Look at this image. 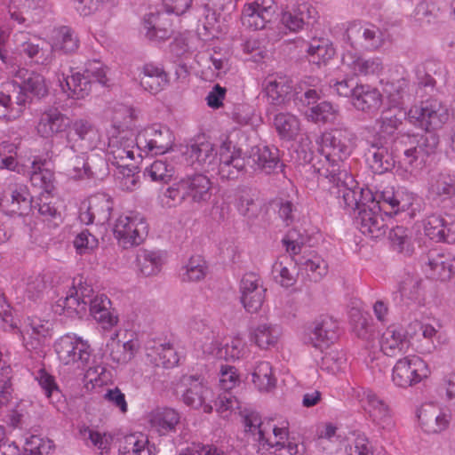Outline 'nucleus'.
Listing matches in <instances>:
<instances>
[{
	"label": "nucleus",
	"instance_id": "obj_1",
	"mask_svg": "<svg viewBox=\"0 0 455 455\" xmlns=\"http://www.w3.org/2000/svg\"><path fill=\"white\" fill-rule=\"evenodd\" d=\"M242 417L245 432L251 433L262 448L272 449L274 455L303 454V446L290 437L288 422L277 426L273 419L262 420L256 411H243Z\"/></svg>",
	"mask_w": 455,
	"mask_h": 455
},
{
	"label": "nucleus",
	"instance_id": "obj_2",
	"mask_svg": "<svg viewBox=\"0 0 455 455\" xmlns=\"http://www.w3.org/2000/svg\"><path fill=\"white\" fill-rule=\"evenodd\" d=\"M438 137L433 132L403 134L395 141L397 169L409 174L422 171L430 156L435 154Z\"/></svg>",
	"mask_w": 455,
	"mask_h": 455
},
{
	"label": "nucleus",
	"instance_id": "obj_3",
	"mask_svg": "<svg viewBox=\"0 0 455 455\" xmlns=\"http://www.w3.org/2000/svg\"><path fill=\"white\" fill-rule=\"evenodd\" d=\"M438 137L433 132L403 134L395 141L397 169L409 174L422 171L430 156L435 154Z\"/></svg>",
	"mask_w": 455,
	"mask_h": 455
},
{
	"label": "nucleus",
	"instance_id": "obj_4",
	"mask_svg": "<svg viewBox=\"0 0 455 455\" xmlns=\"http://www.w3.org/2000/svg\"><path fill=\"white\" fill-rule=\"evenodd\" d=\"M353 134L347 129H334L322 134L319 142V152L323 157L317 172L323 177H347L344 161L352 152Z\"/></svg>",
	"mask_w": 455,
	"mask_h": 455
},
{
	"label": "nucleus",
	"instance_id": "obj_5",
	"mask_svg": "<svg viewBox=\"0 0 455 455\" xmlns=\"http://www.w3.org/2000/svg\"><path fill=\"white\" fill-rule=\"evenodd\" d=\"M67 148L79 155L71 158L67 169L68 175L75 180H86L84 174L87 165L84 155L95 148L100 142V132L93 123L88 118H77L71 124V132L66 134Z\"/></svg>",
	"mask_w": 455,
	"mask_h": 455
},
{
	"label": "nucleus",
	"instance_id": "obj_6",
	"mask_svg": "<svg viewBox=\"0 0 455 455\" xmlns=\"http://www.w3.org/2000/svg\"><path fill=\"white\" fill-rule=\"evenodd\" d=\"M332 186L330 191L339 199V204L347 211L358 212L376 196L368 188H363L357 186L354 178L347 172V177L336 178L325 177Z\"/></svg>",
	"mask_w": 455,
	"mask_h": 455
},
{
	"label": "nucleus",
	"instance_id": "obj_7",
	"mask_svg": "<svg viewBox=\"0 0 455 455\" xmlns=\"http://www.w3.org/2000/svg\"><path fill=\"white\" fill-rule=\"evenodd\" d=\"M449 118L447 108L437 100H427L412 106L407 112V119L412 125L427 132L441 128Z\"/></svg>",
	"mask_w": 455,
	"mask_h": 455
},
{
	"label": "nucleus",
	"instance_id": "obj_8",
	"mask_svg": "<svg viewBox=\"0 0 455 455\" xmlns=\"http://www.w3.org/2000/svg\"><path fill=\"white\" fill-rule=\"evenodd\" d=\"M113 234L124 248L137 246L148 235V224L138 212L121 214L115 221Z\"/></svg>",
	"mask_w": 455,
	"mask_h": 455
},
{
	"label": "nucleus",
	"instance_id": "obj_9",
	"mask_svg": "<svg viewBox=\"0 0 455 455\" xmlns=\"http://www.w3.org/2000/svg\"><path fill=\"white\" fill-rule=\"evenodd\" d=\"M430 373L427 363L418 355L400 358L393 367L392 380L402 388L413 387L427 379Z\"/></svg>",
	"mask_w": 455,
	"mask_h": 455
},
{
	"label": "nucleus",
	"instance_id": "obj_10",
	"mask_svg": "<svg viewBox=\"0 0 455 455\" xmlns=\"http://www.w3.org/2000/svg\"><path fill=\"white\" fill-rule=\"evenodd\" d=\"M174 140V135L168 127L153 124L140 131L135 142L140 152L162 155L172 148Z\"/></svg>",
	"mask_w": 455,
	"mask_h": 455
},
{
	"label": "nucleus",
	"instance_id": "obj_11",
	"mask_svg": "<svg viewBox=\"0 0 455 455\" xmlns=\"http://www.w3.org/2000/svg\"><path fill=\"white\" fill-rule=\"evenodd\" d=\"M59 360L65 365L84 369L90 361L92 348L89 343L76 336L65 335L55 343Z\"/></svg>",
	"mask_w": 455,
	"mask_h": 455
},
{
	"label": "nucleus",
	"instance_id": "obj_12",
	"mask_svg": "<svg viewBox=\"0 0 455 455\" xmlns=\"http://www.w3.org/2000/svg\"><path fill=\"white\" fill-rule=\"evenodd\" d=\"M246 158L240 148L225 140L220 148L218 174L222 180H235L246 172Z\"/></svg>",
	"mask_w": 455,
	"mask_h": 455
},
{
	"label": "nucleus",
	"instance_id": "obj_13",
	"mask_svg": "<svg viewBox=\"0 0 455 455\" xmlns=\"http://www.w3.org/2000/svg\"><path fill=\"white\" fill-rule=\"evenodd\" d=\"M184 387L181 394L182 402L188 407L211 413L214 402L213 392L203 381L195 376H183L180 380Z\"/></svg>",
	"mask_w": 455,
	"mask_h": 455
},
{
	"label": "nucleus",
	"instance_id": "obj_14",
	"mask_svg": "<svg viewBox=\"0 0 455 455\" xmlns=\"http://www.w3.org/2000/svg\"><path fill=\"white\" fill-rule=\"evenodd\" d=\"M339 339V323L324 315L316 318L305 331L303 341L319 349L329 347Z\"/></svg>",
	"mask_w": 455,
	"mask_h": 455
},
{
	"label": "nucleus",
	"instance_id": "obj_15",
	"mask_svg": "<svg viewBox=\"0 0 455 455\" xmlns=\"http://www.w3.org/2000/svg\"><path fill=\"white\" fill-rule=\"evenodd\" d=\"M240 382L237 369L231 365H222L220 371V388L223 393L220 394L214 402L217 412L223 418H228L230 412L238 408L239 402L231 394V390Z\"/></svg>",
	"mask_w": 455,
	"mask_h": 455
},
{
	"label": "nucleus",
	"instance_id": "obj_16",
	"mask_svg": "<svg viewBox=\"0 0 455 455\" xmlns=\"http://www.w3.org/2000/svg\"><path fill=\"white\" fill-rule=\"evenodd\" d=\"M422 267L431 279L450 281L455 275V256L438 249L430 250L422 258Z\"/></svg>",
	"mask_w": 455,
	"mask_h": 455
},
{
	"label": "nucleus",
	"instance_id": "obj_17",
	"mask_svg": "<svg viewBox=\"0 0 455 455\" xmlns=\"http://www.w3.org/2000/svg\"><path fill=\"white\" fill-rule=\"evenodd\" d=\"M278 10V0H252L243 6L242 23L243 26L259 30L270 22Z\"/></svg>",
	"mask_w": 455,
	"mask_h": 455
},
{
	"label": "nucleus",
	"instance_id": "obj_18",
	"mask_svg": "<svg viewBox=\"0 0 455 455\" xmlns=\"http://www.w3.org/2000/svg\"><path fill=\"white\" fill-rule=\"evenodd\" d=\"M113 207L114 201L109 195L96 193L88 198L86 208H81L79 219L85 225H104L109 220Z\"/></svg>",
	"mask_w": 455,
	"mask_h": 455
},
{
	"label": "nucleus",
	"instance_id": "obj_19",
	"mask_svg": "<svg viewBox=\"0 0 455 455\" xmlns=\"http://www.w3.org/2000/svg\"><path fill=\"white\" fill-rule=\"evenodd\" d=\"M355 220L360 231L365 235L379 238L386 233L387 223L376 197L360 209Z\"/></svg>",
	"mask_w": 455,
	"mask_h": 455
},
{
	"label": "nucleus",
	"instance_id": "obj_20",
	"mask_svg": "<svg viewBox=\"0 0 455 455\" xmlns=\"http://www.w3.org/2000/svg\"><path fill=\"white\" fill-rule=\"evenodd\" d=\"M28 95L17 82L7 83L0 92V117L7 121L20 116Z\"/></svg>",
	"mask_w": 455,
	"mask_h": 455
},
{
	"label": "nucleus",
	"instance_id": "obj_21",
	"mask_svg": "<svg viewBox=\"0 0 455 455\" xmlns=\"http://www.w3.org/2000/svg\"><path fill=\"white\" fill-rule=\"evenodd\" d=\"M10 379H0V420L12 427H22L24 413L13 396Z\"/></svg>",
	"mask_w": 455,
	"mask_h": 455
},
{
	"label": "nucleus",
	"instance_id": "obj_22",
	"mask_svg": "<svg viewBox=\"0 0 455 455\" xmlns=\"http://www.w3.org/2000/svg\"><path fill=\"white\" fill-rule=\"evenodd\" d=\"M0 207L11 214L28 215L32 210V199L27 188L10 184L0 196Z\"/></svg>",
	"mask_w": 455,
	"mask_h": 455
},
{
	"label": "nucleus",
	"instance_id": "obj_23",
	"mask_svg": "<svg viewBox=\"0 0 455 455\" xmlns=\"http://www.w3.org/2000/svg\"><path fill=\"white\" fill-rule=\"evenodd\" d=\"M341 67L355 76H379L384 69L379 57H366L351 51L342 56Z\"/></svg>",
	"mask_w": 455,
	"mask_h": 455
},
{
	"label": "nucleus",
	"instance_id": "obj_24",
	"mask_svg": "<svg viewBox=\"0 0 455 455\" xmlns=\"http://www.w3.org/2000/svg\"><path fill=\"white\" fill-rule=\"evenodd\" d=\"M75 120L69 118L58 108L51 107L43 111L36 126L37 134L44 139H52L64 132Z\"/></svg>",
	"mask_w": 455,
	"mask_h": 455
},
{
	"label": "nucleus",
	"instance_id": "obj_25",
	"mask_svg": "<svg viewBox=\"0 0 455 455\" xmlns=\"http://www.w3.org/2000/svg\"><path fill=\"white\" fill-rule=\"evenodd\" d=\"M187 161L195 169L214 171L217 165V150L213 143L204 140L192 144L185 153Z\"/></svg>",
	"mask_w": 455,
	"mask_h": 455
},
{
	"label": "nucleus",
	"instance_id": "obj_26",
	"mask_svg": "<svg viewBox=\"0 0 455 455\" xmlns=\"http://www.w3.org/2000/svg\"><path fill=\"white\" fill-rule=\"evenodd\" d=\"M292 89V80L287 76L272 75L267 76L264 82L267 102L273 106L285 105L290 100Z\"/></svg>",
	"mask_w": 455,
	"mask_h": 455
},
{
	"label": "nucleus",
	"instance_id": "obj_27",
	"mask_svg": "<svg viewBox=\"0 0 455 455\" xmlns=\"http://www.w3.org/2000/svg\"><path fill=\"white\" fill-rule=\"evenodd\" d=\"M418 418L424 432L438 434L449 427L451 414L434 404H426L419 409Z\"/></svg>",
	"mask_w": 455,
	"mask_h": 455
},
{
	"label": "nucleus",
	"instance_id": "obj_28",
	"mask_svg": "<svg viewBox=\"0 0 455 455\" xmlns=\"http://www.w3.org/2000/svg\"><path fill=\"white\" fill-rule=\"evenodd\" d=\"M364 403L365 411L375 425L388 431L395 427L392 411L383 399L372 392H368Z\"/></svg>",
	"mask_w": 455,
	"mask_h": 455
},
{
	"label": "nucleus",
	"instance_id": "obj_29",
	"mask_svg": "<svg viewBox=\"0 0 455 455\" xmlns=\"http://www.w3.org/2000/svg\"><path fill=\"white\" fill-rule=\"evenodd\" d=\"M188 200L193 204H203L210 201L212 196V182L204 174L197 173L182 179Z\"/></svg>",
	"mask_w": 455,
	"mask_h": 455
},
{
	"label": "nucleus",
	"instance_id": "obj_30",
	"mask_svg": "<svg viewBox=\"0 0 455 455\" xmlns=\"http://www.w3.org/2000/svg\"><path fill=\"white\" fill-rule=\"evenodd\" d=\"M135 140L119 135L108 141L107 156L108 161L116 167L126 166L127 161L134 159Z\"/></svg>",
	"mask_w": 455,
	"mask_h": 455
},
{
	"label": "nucleus",
	"instance_id": "obj_31",
	"mask_svg": "<svg viewBox=\"0 0 455 455\" xmlns=\"http://www.w3.org/2000/svg\"><path fill=\"white\" fill-rule=\"evenodd\" d=\"M379 344L381 351L386 355L396 356L408 350L410 340L402 327L393 324L383 331Z\"/></svg>",
	"mask_w": 455,
	"mask_h": 455
},
{
	"label": "nucleus",
	"instance_id": "obj_32",
	"mask_svg": "<svg viewBox=\"0 0 455 455\" xmlns=\"http://www.w3.org/2000/svg\"><path fill=\"white\" fill-rule=\"evenodd\" d=\"M424 232L433 241L455 243V223H448L441 215L427 216L424 220Z\"/></svg>",
	"mask_w": 455,
	"mask_h": 455
},
{
	"label": "nucleus",
	"instance_id": "obj_33",
	"mask_svg": "<svg viewBox=\"0 0 455 455\" xmlns=\"http://www.w3.org/2000/svg\"><path fill=\"white\" fill-rule=\"evenodd\" d=\"M140 81L144 90L156 94L168 85L169 76L162 66L146 63L141 68Z\"/></svg>",
	"mask_w": 455,
	"mask_h": 455
},
{
	"label": "nucleus",
	"instance_id": "obj_34",
	"mask_svg": "<svg viewBox=\"0 0 455 455\" xmlns=\"http://www.w3.org/2000/svg\"><path fill=\"white\" fill-rule=\"evenodd\" d=\"M143 25L146 29V36L150 41L164 42L173 34L172 21L164 13H149L144 19Z\"/></svg>",
	"mask_w": 455,
	"mask_h": 455
},
{
	"label": "nucleus",
	"instance_id": "obj_35",
	"mask_svg": "<svg viewBox=\"0 0 455 455\" xmlns=\"http://www.w3.org/2000/svg\"><path fill=\"white\" fill-rule=\"evenodd\" d=\"M352 103L355 108L366 113L377 111L382 103V95L369 84H356Z\"/></svg>",
	"mask_w": 455,
	"mask_h": 455
},
{
	"label": "nucleus",
	"instance_id": "obj_36",
	"mask_svg": "<svg viewBox=\"0 0 455 455\" xmlns=\"http://www.w3.org/2000/svg\"><path fill=\"white\" fill-rule=\"evenodd\" d=\"M234 205L239 214L249 220H255L260 211L256 202L254 190L246 186H240L236 188Z\"/></svg>",
	"mask_w": 455,
	"mask_h": 455
},
{
	"label": "nucleus",
	"instance_id": "obj_37",
	"mask_svg": "<svg viewBox=\"0 0 455 455\" xmlns=\"http://www.w3.org/2000/svg\"><path fill=\"white\" fill-rule=\"evenodd\" d=\"M428 193L434 200L454 203L455 178L443 173L433 177L429 183Z\"/></svg>",
	"mask_w": 455,
	"mask_h": 455
},
{
	"label": "nucleus",
	"instance_id": "obj_38",
	"mask_svg": "<svg viewBox=\"0 0 455 455\" xmlns=\"http://www.w3.org/2000/svg\"><path fill=\"white\" fill-rule=\"evenodd\" d=\"M60 86L68 97L72 99H84L89 95L92 87V80L84 73L76 72L60 80Z\"/></svg>",
	"mask_w": 455,
	"mask_h": 455
},
{
	"label": "nucleus",
	"instance_id": "obj_39",
	"mask_svg": "<svg viewBox=\"0 0 455 455\" xmlns=\"http://www.w3.org/2000/svg\"><path fill=\"white\" fill-rule=\"evenodd\" d=\"M117 332L113 333L107 343V351L111 359L117 363H126L131 361L139 349L138 340H128L121 343L117 339Z\"/></svg>",
	"mask_w": 455,
	"mask_h": 455
},
{
	"label": "nucleus",
	"instance_id": "obj_40",
	"mask_svg": "<svg viewBox=\"0 0 455 455\" xmlns=\"http://www.w3.org/2000/svg\"><path fill=\"white\" fill-rule=\"evenodd\" d=\"M399 291L403 299L422 305L425 300V287L419 275L406 274L400 282Z\"/></svg>",
	"mask_w": 455,
	"mask_h": 455
},
{
	"label": "nucleus",
	"instance_id": "obj_41",
	"mask_svg": "<svg viewBox=\"0 0 455 455\" xmlns=\"http://www.w3.org/2000/svg\"><path fill=\"white\" fill-rule=\"evenodd\" d=\"M147 350L148 355L153 357L157 365L172 368L179 363L178 354L170 342H149Z\"/></svg>",
	"mask_w": 455,
	"mask_h": 455
},
{
	"label": "nucleus",
	"instance_id": "obj_42",
	"mask_svg": "<svg viewBox=\"0 0 455 455\" xmlns=\"http://www.w3.org/2000/svg\"><path fill=\"white\" fill-rule=\"evenodd\" d=\"M376 196L381 210L389 211L390 213H398L409 208L411 203L409 199L404 198V195L401 191H395L394 188H387L380 192L373 194Z\"/></svg>",
	"mask_w": 455,
	"mask_h": 455
},
{
	"label": "nucleus",
	"instance_id": "obj_43",
	"mask_svg": "<svg viewBox=\"0 0 455 455\" xmlns=\"http://www.w3.org/2000/svg\"><path fill=\"white\" fill-rule=\"evenodd\" d=\"M315 12L307 4H300L297 7L283 12L281 22L291 32L301 30L306 23L309 22L311 13Z\"/></svg>",
	"mask_w": 455,
	"mask_h": 455
},
{
	"label": "nucleus",
	"instance_id": "obj_44",
	"mask_svg": "<svg viewBox=\"0 0 455 455\" xmlns=\"http://www.w3.org/2000/svg\"><path fill=\"white\" fill-rule=\"evenodd\" d=\"M251 158L257 168L271 173L276 168L281 167L279 150L275 147L262 146L252 148Z\"/></svg>",
	"mask_w": 455,
	"mask_h": 455
},
{
	"label": "nucleus",
	"instance_id": "obj_45",
	"mask_svg": "<svg viewBox=\"0 0 455 455\" xmlns=\"http://www.w3.org/2000/svg\"><path fill=\"white\" fill-rule=\"evenodd\" d=\"M180 414L171 408H164L151 414L150 425L160 435L175 432L180 422Z\"/></svg>",
	"mask_w": 455,
	"mask_h": 455
},
{
	"label": "nucleus",
	"instance_id": "obj_46",
	"mask_svg": "<svg viewBox=\"0 0 455 455\" xmlns=\"http://www.w3.org/2000/svg\"><path fill=\"white\" fill-rule=\"evenodd\" d=\"M251 380L259 392H270L276 386V377L269 362H256L252 372Z\"/></svg>",
	"mask_w": 455,
	"mask_h": 455
},
{
	"label": "nucleus",
	"instance_id": "obj_47",
	"mask_svg": "<svg viewBox=\"0 0 455 455\" xmlns=\"http://www.w3.org/2000/svg\"><path fill=\"white\" fill-rule=\"evenodd\" d=\"M367 162L374 173L382 174L391 171L397 164V159L387 148L373 146L368 151Z\"/></svg>",
	"mask_w": 455,
	"mask_h": 455
},
{
	"label": "nucleus",
	"instance_id": "obj_48",
	"mask_svg": "<svg viewBox=\"0 0 455 455\" xmlns=\"http://www.w3.org/2000/svg\"><path fill=\"white\" fill-rule=\"evenodd\" d=\"M163 258L159 251L140 249L136 257V266L144 276L157 275L163 266Z\"/></svg>",
	"mask_w": 455,
	"mask_h": 455
},
{
	"label": "nucleus",
	"instance_id": "obj_49",
	"mask_svg": "<svg viewBox=\"0 0 455 455\" xmlns=\"http://www.w3.org/2000/svg\"><path fill=\"white\" fill-rule=\"evenodd\" d=\"M143 175L151 181L167 184L175 175V166L166 158L157 159L145 168Z\"/></svg>",
	"mask_w": 455,
	"mask_h": 455
},
{
	"label": "nucleus",
	"instance_id": "obj_50",
	"mask_svg": "<svg viewBox=\"0 0 455 455\" xmlns=\"http://www.w3.org/2000/svg\"><path fill=\"white\" fill-rule=\"evenodd\" d=\"M16 76L22 80L20 87L26 93L29 92L39 98L47 94L45 79L41 74L22 68L17 72Z\"/></svg>",
	"mask_w": 455,
	"mask_h": 455
},
{
	"label": "nucleus",
	"instance_id": "obj_51",
	"mask_svg": "<svg viewBox=\"0 0 455 455\" xmlns=\"http://www.w3.org/2000/svg\"><path fill=\"white\" fill-rule=\"evenodd\" d=\"M272 276L274 281L283 288L293 286L297 282V275L291 259L283 257L277 259L272 266Z\"/></svg>",
	"mask_w": 455,
	"mask_h": 455
},
{
	"label": "nucleus",
	"instance_id": "obj_52",
	"mask_svg": "<svg viewBox=\"0 0 455 455\" xmlns=\"http://www.w3.org/2000/svg\"><path fill=\"white\" fill-rule=\"evenodd\" d=\"M212 345L213 347L209 353L219 359H240L247 352L244 341L239 337L233 338L230 342H227L223 347H220L218 341Z\"/></svg>",
	"mask_w": 455,
	"mask_h": 455
},
{
	"label": "nucleus",
	"instance_id": "obj_53",
	"mask_svg": "<svg viewBox=\"0 0 455 455\" xmlns=\"http://www.w3.org/2000/svg\"><path fill=\"white\" fill-rule=\"evenodd\" d=\"M274 126L278 135L287 140H294L299 132L298 117L290 113H279L274 117Z\"/></svg>",
	"mask_w": 455,
	"mask_h": 455
},
{
	"label": "nucleus",
	"instance_id": "obj_54",
	"mask_svg": "<svg viewBox=\"0 0 455 455\" xmlns=\"http://www.w3.org/2000/svg\"><path fill=\"white\" fill-rule=\"evenodd\" d=\"M79 46V40L75 32L67 26L60 27L53 36L52 50L63 53L75 52Z\"/></svg>",
	"mask_w": 455,
	"mask_h": 455
},
{
	"label": "nucleus",
	"instance_id": "obj_55",
	"mask_svg": "<svg viewBox=\"0 0 455 455\" xmlns=\"http://www.w3.org/2000/svg\"><path fill=\"white\" fill-rule=\"evenodd\" d=\"M305 114L314 123L334 124L339 117V108L329 101H322L309 108Z\"/></svg>",
	"mask_w": 455,
	"mask_h": 455
},
{
	"label": "nucleus",
	"instance_id": "obj_56",
	"mask_svg": "<svg viewBox=\"0 0 455 455\" xmlns=\"http://www.w3.org/2000/svg\"><path fill=\"white\" fill-rule=\"evenodd\" d=\"M394 72L400 74L401 77L396 80V83L392 82L393 91L388 92V101L394 107L403 108L404 97L409 85L408 74L402 65L395 66Z\"/></svg>",
	"mask_w": 455,
	"mask_h": 455
},
{
	"label": "nucleus",
	"instance_id": "obj_57",
	"mask_svg": "<svg viewBox=\"0 0 455 455\" xmlns=\"http://www.w3.org/2000/svg\"><path fill=\"white\" fill-rule=\"evenodd\" d=\"M44 164V161L41 160L32 162L30 182L32 186L49 193L53 188L54 174L49 169H43Z\"/></svg>",
	"mask_w": 455,
	"mask_h": 455
},
{
	"label": "nucleus",
	"instance_id": "obj_58",
	"mask_svg": "<svg viewBox=\"0 0 455 455\" xmlns=\"http://www.w3.org/2000/svg\"><path fill=\"white\" fill-rule=\"evenodd\" d=\"M310 60L320 64L326 62L335 54V49L332 44L326 38H314L307 50Z\"/></svg>",
	"mask_w": 455,
	"mask_h": 455
},
{
	"label": "nucleus",
	"instance_id": "obj_59",
	"mask_svg": "<svg viewBox=\"0 0 455 455\" xmlns=\"http://www.w3.org/2000/svg\"><path fill=\"white\" fill-rule=\"evenodd\" d=\"M182 270V281L200 282L205 278L208 273V265L203 257L196 255L188 259Z\"/></svg>",
	"mask_w": 455,
	"mask_h": 455
},
{
	"label": "nucleus",
	"instance_id": "obj_60",
	"mask_svg": "<svg viewBox=\"0 0 455 455\" xmlns=\"http://www.w3.org/2000/svg\"><path fill=\"white\" fill-rule=\"evenodd\" d=\"M411 234V229L403 226H396L392 228L389 233V239L395 250L411 255L413 251Z\"/></svg>",
	"mask_w": 455,
	"mask_h": 455
},
{
	"label": "nucleus",
	"instance_id": "obj_61",
	"mask_svg": "<svg viewBox=\"0 0 455 455\" xmlns=\"http://www.w3.org/2000/svg\"><path fill=\"white\" fill-rule=\"evenodd\" d=\"M108 158L106 159L103 156L99 154H92L87 156V165L84 174L86 175V180L93 179L102 180L109 174Z\"/></svg>",
	"mask_w": 455,
	"mask_h": 455
},
{
	"label": "nucleus",
	"instance_id": "obj_62",
	"mask_svg": "<svg viewBox=\"0 0 455 455\" xmlns=\"http://www.w3.org/2000/svg\"><path fill=\"white\" fill-rule=\"evenodd\" d=\"M407 117V112L403 108L394 107L385 109L381 115V131L387 134H393Z\"/></svg>",
	"mask_w": 455,
	"mask_h": 455
},
{
	"label": "nucleus",
	"instance_id": "obj_63",
	"mask_svg": "<svg viewBox=\"0 0 455 455\" xmlns=\"http://www.w3.org/2000/svg\"><path fill=\"white\" fill-rule=\"evenodd\" d=\"M80 435L86 442L90 441L92 445L102 454L110 450L113 437L110 434L101 433L89 427L80 428Z\"/></svg>",
	"mask_w": 455,
	"mask_h": 455
},
{
	"label": "nucleus",
	"instance_id": "obj_64",
	"mask_svg": "<svg viewBox=\"0 0 455 455\" xmlns=\"http://www.w3.org/2000/svg\"><path fill=\"white\" fill-rule=\"evenodd\" d=\"M279 337L278 328L270 324H259L253 331L252 339L255 344L262 348L267 349L276 344Z\"/></svg>",
	"mask_w": 455,
	"mask_h": 455
}]
</instances>
